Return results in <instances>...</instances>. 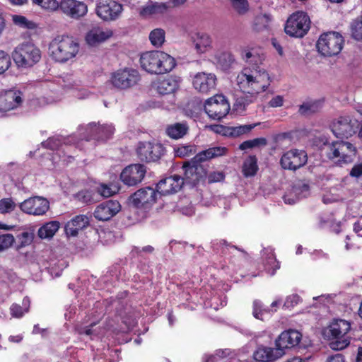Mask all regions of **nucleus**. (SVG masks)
<instances>
[{
	"label": "nucleus",
	"instance_id": "f257e3e1",
	"mask_svg": "<svg viewBox=\"0 0 362 362\" xmlns=\"http://www.w3.org/2000/svg\"><path fill=\"white\" fill-rule=\"evenodd\" d=\"M236 81L243 95L236 98L233 109L236 112H243L250 104L256 101L260 93L270 86L272 79L266 70L257 67L253 70L243 69L238 75Z\"/></svg>",
	"mask_w": 362,
	"mask_h": 362
},
{
	"label": "nucleus",
	"instance_id": "f03ea898",
	"mask_svg": "<svg viewBox=\"0 0 362 362\" xmlns=\"http://www.w3.org/2000/svg\"><path fill=\"white\" fill-rule=\"evenodd\" d=\"M228 149L223 146L209 148L197 153L191 160L185 161L182 164L184 170V183L196 186L206 178V170L201 163L213 158L223 156L227 154Z\"/></svg>",
	"mask_w": 362,
	"mask_h": 362
},
{
	"label": "nucleus",
	"instance_id": "7ed1b4c3",
	"mask_svg": "<svg viewBox=\"0 0 362 362\" xmlns=\"http://www.w3.org/2000/svg\"><path fill=\"white\" fill-rule=\"evenodd\" d=\"M140 64L142 69L151 74H164L176 66L174 57L162 51H150L141 54Z\"/></svg>",
	"mask_w": 362,
	"mask_h": 362
},
{
	"label": "nucleus",
	"instance_id": "20e7f679",
	"mask_svg": "<svg viewBox=\"0 0 362 362\" xmlns=\"http://www.w3.org/2000/svg\"><path fill=\"white\" fill-rule=\"evenodd\" d=\"M351 325L349 321L343 319H334L332 322L323 330V336L329 340H334L330 343V347L334 350H342L350 344V337L348 333L351 330Z\"/></svg>",
	"mask_w": 362,
	"mask_h": 362
},
{
	"label": "nucleus",
	"instance_id": "39448f33",
	"mask_svg": "<svg viewBox=\"0 0 362 362\" xmlns=\"http://www.w3.org/2000/svg\"><path fill=\"white\" fill-rule=\"evenodd\" d=\"M322 143L320 148L324 151L329 160L337 159L339 163H347L351 161L356 154V148L349 142L329 140L325 136L320 139Z\"/></svg>",
	"mask_w": 362,
	"mask_h": 362
},
{
	"label": "nucleus",
	"instance_id": "423d86ee",
	"mask_svg": "<svg viewBox=\"0 0 362 362\" xmlns=\"http://www.w3.org/2000/svg\"><path fill=\"white\" fill-rule=\"evenodd\" d=\"M49 49L54 61L65 63L76 57L79 44L71 37L58 36L51 42Z\"/></svg>",
	"mask_w": 362,
	"mask_h": 362
},
{
	"label": "nucleus",
	"instance_id": "0eeeda50",
	"mask_svg": "<svg viewBox=\"0 0 362 362\" xmlns=\"http://www.w3.org/2000/svg\"><path fill=\"white\" fill-rule=\"evenodd\" d=\"M11 56L18 68L26 69L40 60L41 51L33 43L23 42L14 49Z\"/></svg>",
	"mask_w": 362,
	"mask_h": 362
},
{
	"label": "nucleus",
	"instance_id": "6e6552de",
	"mask_svg": "<svg viewBox=\"0 0 362 362\" xmlns=\"http://www.w3.org/2000/svg\"><path fill=\"white\" fill-rule=\"evenodd\" d=\"M344 45V38L337 32L322 33L316 44L318 52L323 56L332 57L340 53Z\"/></svg>",
	"mask_w": 362,
	"mask_h": 362
},
{
	"label": "nucleus",
	"instance_id": "1a4fd4ad",
	"mask_svg": "<svg viewBox=\"0 0 362 362\" xmlns=\"http://www.w3.org/2000/svg\"><path fill=\"white\" fill-rule=\"evenodd\" d=\"M310 24L308 14L303 11H297L288 18L284 30L291 37H302L309 30Z\"/></svg>",
	"mask_w": 362,
	"mask_h": 362
},
{
	"label": "nucleus",
	"instance_id": "9d476101",
	"mask_svg": "<svg viewBox=\"0 0 362 362\" xmlns=\"http://www.w3.org/2000/svg\"><path fill=\"white\" fill-rule=\"evenodd\" d=\"M141 80V76L136 69L124 68L118 69L111 75L112 86L119 90H127L135 86Z\"/></svg>",
	"mask_w": 362,
	"mask_h": 362
},
{
	"label": "nucleus",
	"instance_id": "9b49d317",
	"mask_svg": "<svg viewBox=\"0 0 362 362\" xmlns=\"http://www.w3.org/2000/svg\"><path fill=\"white\" fill-rule=\"evenodd\" d=\"M230 105L223 95H215L207 99L204 103L205 112L211 119L220 120L230 111Z\"/></svg>",
	"mask_w": 362,
	"mask_h": 362
},
{
	"label": "nucleus",
	"instance_id": "f8f14e48",
	"mask_svg": "<svg viewBox=\"0 0 362 362\" xmlns=\"http://www.w3.org/2000/svg\"><path fill=\"white\" fill-rule=\"evenodd\" d=\"M165 151L163 144L155 141H141L136 149L140 160L146 163L158 161L165 155Z\"/></svg>",
	"mask_w": 362,
	"mask_h": 362
},
{
	"label": "nucleus",
	"instance_id": "ddd939ff",
	"mask_svg": "<svg viewBox=\"0 0 362 362\" xmlns=\"http://www.w3.org/2000/svg\"><path fill=\"white\" fill-rule=\"evenodd\" d=\"M359 124L358 120L349 115L340 116L332 124V132L337 138L348 139L356 133Z\"/></svg>",
	"mask_w": 362,
	"mask_h": 362
},
{
	"label": "nucleus",
	"instance_id": "4468645a",
	"mask_svg": "<svg viewBox=\"0 0 362 362\" xmlns=\"http://www.w3.org/2000/svg\"><path fill=\"white\" fill-rule=\"evenodd\" d=\"M147 168L144 164L136 163L126 166L119 175V180L128 187H135L144 179Z\"/></svg>",
	"mask_w": 362,
	"mask_h": 362
},
{
	"label": "nucleus",
	"instance_id": "2eb2a0df",
	"mask_svg": "<svg viewBox=\"0 0 362 362\" xmlns=\"http://www.w3.org/2000/svg\"><path fill=\"white\" fill-rule=\"evenodd\" d=\"M157 193L151 187L141 188L129 197V203L136 209H148L156 203Z\"/></svg>",
	"mask_w": 362,
	"mask_h": 362
},
{
	"label": "nucleus",
	"instance_id": "dca6fc26",
	"mask_svg": "<svg viewBox=\"0 0 362 362\" xmlns=\"http://www.w3.org/2000/svg\"><path fill=\"white\" fill-rule=\"evenodd\" d=\"M302 339V334L296 329H289L281 333L275 341L279 356H283L286 349L297 346Z\"/></svg>",
	"mask_w": 362,
	"mask_h": 362
},
{
	"label": "nucleus",
	"instance_id": "f3484780",
	"mask_svg": "<svg viewBox=\"0 0 362 362\" xmlns=\"http://www.w3.org/2000/svg\"><path fill=\"white\" fill-rule=\"evenodd\" d=\"M21 210L29 215L42 216L49 209V201L42 197H30L19 204Z\"/></svg>",
	"mask_w": 362,
	"mask_h": 362
},
{
	"label": "nucleus",
	"instance_id": "a211bd4d",
	"mask_svg": "<svg viewBox=\"0 0 362 362\" xmlns=\"http://www.w3.org/2000/svg\"><path fill=\"white\" fill-rule=\"evenodd\" d=\"M217 77L213 73L199 72L192 80L194 88L202 94H210L216 89Z\"/></svg>",
	"mask_w": 362,
	"mask_h": 362
},
{
	"label": "nucleus",
	"instance_id": "6ab92c4d",
	"mask_svg": "<svg viewBox=\"0 0 362 362\" xmlns=\"http://www.w3.org/2000/svg\"><path fill=\"white\" fill-rule=\"evenodd\" d=\"M308 161L305 151L293 149L284 153L281 158V167L286 170H296L303 167Z\"/></svg>",
	"mask_w": 362,
	"mask_h": 362
},
{
	"label": "nucleus",
	"instance_id": "aec40b11",
	"mask_svg": "<svg viewBox=\"0 0 362 362\" xmlns=\"http://www.w3.org/2000/svg\"><path fill=\"white\" fill-rule=\"evenodd\" d=\"M122 10V5L112 0H103L96 6L97 15L105 21L116 20Z\"/></svg>",
	"mask_w": 362,
	"mask_h": 362
},
{
	"label": "nucleus",
	"instance_id": "412c9836",
	"mask_svg": "<svg viewBox=\"0 0 362 362\" xmlns=\"http://www.w3.org/2000/svg\"><path fill=\"white\" fill-rule=\"evenodd\" d=\"M61 12L71 19L78 20L86 15L88 6L78 0H61Z\"/></svg>",
	"mask_w": 362,
	"mask_h": 362
},
{
	"label": "nucleus",
	"instance_id": "4be33fe9",
	"mask_svg": "<svg viewBox=\"0 0 362 362\" xmlns=\"http://www.w3.org/2000/svg\"><path fill=\"white\" fill-rule=\"evenodd\" d=\"M182 177L174 175L161 179L156 185V191L161 195H170L178 192L183 187Z\"/></svg>",
	"mask_w": 362,
	"mask_h": 362
},
{
	"label": "nucleus",
	"instance_id": "5701e85b",
	"mask_svg": "<svg viewBox=\"0 0 362 362\" xmlns=\"http://www.w3.org/2000/svg\"><path fill=\"white\" fill-rule=\"evenodd\" d=\"M87 135L85 136L86 141L91 139L105 141L110 139L115 132V127L112 124L97 125L90 123L86 129Z\"/></svg>",
	"mask_w": 362,
	"mask_h": 362
},
{
	"label": "nucleus",
	"instance_id": "b1692460",
	"mask_svg": "<svg viewBox=\"0 0 362 362\" xmlns=\"http://www.w3.org/2000/svg\"><path fill=\"white\" fill-rule=\"evenodd\" d=\"M121 209V205L117 200H107L100 204L94 211V217L102 221L110 220Z\"/></svg>",
	"mask_w": 362,
	"mask_h": 362
},
{
	"label": "nucleus",
	"instance_id": "393cba45",
	"mask_svg": "<svg viewBox=\"0 0 362 362\" xmlns=\"http://www.w3.org/2000/svg\"><path fill=\"white\" fill-rule=\"evenodd\" d=\"M22 103L21 91L8 90L0 93V112H6L17 107Z\"/></svg>",
	"mask_w": 362,
	"mask_h": 362
},
{
	"label": "nucleus",
	"instance_id": "a878e982",
	"mask_svg": "<svg viewBox=\"0 0 362 362\" xmlns=\"http://www.w3.org/2000/svg\"><path fill=\"white\" fill-rule=\"evenodd\" d=\"M89 225V218L86 215H77L66 223L64 227L67 236L76 237L78 231Z\"/></svg>",
	"mask_w": 362,
	"mask_h": 362
},
{
	"label": "nucleus",
	"instance_id": "bb28decb",
	"mask_svg": "<svg viewBox=\"0 0 362 362\" xmlns=\"http://www.w3.org/2000/svg\"><path fill=\"white\" fill-rule=\"evenodd\" d=\"M160 95H168L174 93L179 87V81L172 76L159 79L153 85Z\"/></svg>",
	"mask_w": 362,
	"mask_h": 362
},
{
	"label": "nucleus",
	"instance_id": "cd10ccee",
	"mask_svg": "<svg viewBox=\"0 0 362 362\" xmlns=\"http://www.w3.org/2000/svg\"><path fill=\"white\" fill-rule=\"evenodd\" d=\"M278 353L276 347L274 349L260 346L254 352L253 358L259 362H272L281 357Z\"/></svg>",
	"mask_w": 362,
	"mask_h": 362
},
{
	"label": "nucleus",
	"instance_id": "c85d7f7f",
	"mask_svg": "<svg viewBox=\"0 0 362 362\" xmlns=\"http://www.w3.org/2000/svg\"><path fill=\"white\" fill-rule=\"evenodd\" d=\"M189 131V126L186 122H176L166 127L165 134L171 139H178L184 137Z\"/></svg>",
	"mask_w": 362,
	"mask_h": 362
},
{
	"label": "nucleus",
	"instance_id": "c756f323",
	"mask_svg": "<svg viewBox=\"0 0 362 362\" xmlns=\"http://www.w3.org/2000/svg\"><path fill=\"white\" fill-rule=\"evenodd\" d=\"M241 58L247 63L257 66L264 60V56L253 48L244 47L240 49Z\"/></svg>",
	"mask_w": 362,
	"mask_h": 362
},
{
	"label": "nucleus",
	"instance_id": "7c9ffc66",
	"mask_svg": "<svg viewBox=\"0 0 362 362\" xmlns=\"http://www.w3.org/2000/svg\"><path fill=\"white\" fill-rule=\"evenodd\" d=\"M262 256L264 259V269L270 275H274L276 273V270L279 269L280 267V264L276 260L274 252L272 250L264 249L263 250Z\"/></svg>",
	"mask_w": 362,
	"mask_h": 362
},
{
	"label": "nucleus",
	"instance_id": "2f4dec72",
	"mask_svg": "<svg viewBox=\"0 0 362 362\" xmlns=\"http://www.w3.org/2000/svg\"><path fill=\"white\" fill-rule=\"evenodd\" d=\"M111 33L104 32L102 29L97 28L90 30L86 35V40L90 45H95L109 38Z\"/></svg>",
	"mask_w": 362,
	"mask_h": 362
},
{
	"label": "nucleus",
	"instance_id": "473e14b6",
	"mask_svg": "<svg viewBox=\"0 0 362 362\" xmlns=\"http://www.w3.org/2000/svg\"><path fill=\"white\" fill-rule=\"evenodd\" d=\"M257 158L254 155L249 156L243 162L242 173L245 177H253L258 170Z\"/></svg>",
	"mask_w": 362,
	"mask_h": 362
},
{
	"label": "nucleus",
	"instance_id": "72a5a7b5",
	"mask_svg": "<svg viewBox=\"0 0 362 362\" xmlns=\"http://www.w3.org/2000/svg\"><path fill=\"white\" fill-rule=\"evenodd\" d=\"M167 9L168 6L165 3L154 2L141 8L139 14L141 16L146 17L153 14L164 13Z\"/></svg>",
	"mask_w": 362,
	"mask_h": 362
},
{
	"label": "nucleus",
	"instance_id": "f704fd0d",
	"mask_svg": "<svg viewBox=\"0 0 362 362\" xmlns=\"http://www.w3.org/2000/svg\"><path fill=\"white\" fill-rule=\"evenodd\" d=\"M215 59L217 65L223 71L230 69L235 62L234 56L229 52H222L216 54Z\"/></svg>",
	"mask_w": 362,
	"mask_h": 362
},
{
	"label": "nucleus",
	"instance_id": "c9c22d12",
	"mask_svg": "<svg viewBox=\"0 0 362 362\" xmlns=\"http://www.w3.org/2000/svg\"><path fill=\"white\" fill-rule=\"evenodd\" d=\"M59 228V223L57 221L48 222L41 226L37 235L41 239L51 238Z\"/></svg>",
	"mask_w": 362,
	"mask_h": 362
},
{
	"label": "nucleus",
	"instance_id": "e433bc0d",
	"mask_svg": "<svg viewBox=\"0 0 362 362\" xmlns=\"http://www.w3.org/2000/svg\"><path fill=\"white\" fill-rule=\"evenodd\" d=\"M272 312L273 310L269 307H265L260 300H255L253 301L252 315L256 319L263 320V315L264 314H269Z\"/></svg>",
	"mask_w": 362,
	"mask_h": 362
},
{
	"label": "nucleus",
	"instance_id": "4c0bfd02",
	"mask_svg": "<svg viewBox=\"0 0 362 362\" xmlns=\"http://www.w3.org/2000/svg\"><path fill=\"white\" fill-rule=\"evenodd\" d=\"M120 189L118 184H101L97 188V192L104 197H110L117 193Z\"/></svg>",
	"mask_w": 362,
	"mask_h": 362
},
{
	"label": "nucleus",
	"instance_id": "58836bf2",
	"mask_svg": "<svg viewBox=\"0 0 362 362\" xmlns=\"http://www.w3.org/2000/svg\"><path fill=\"white\" fill-rule=\"evenodd\" d=\"M165 31L161 28L153 30L149 34V40L156 47L162 46L165 41Z\"/></svg>",
	"mask_w": 362,
	"mask_h": 362
},
{
	"label": "nucleus",
	"instance_id": "ea45409f",
	"mask_svg": "<svg viewBox=\"0 0 362 362\" xmlns=\"http://www.w3.org/2000/svg\"><path fill=\"white\" fill-rule=\"evenodd\" d=\"M194 44L199 52H204L206 48L210 46V37L206 34H198L197 38L194 41Z\"/></svg>",
	"mask_w": 362,
	"mask_h": 362
},
{
	"label": "nucleus",
	"instance_id": "a19ab883",
	"mask_svg": "<svg viewBox=\"0 0 362 362\" xmlns=\"http://www.w3.org/2000/svg\"><path fill=\"white\" fill-rule=\"evenodd\" d=\"M267 144V139L264 137L256 138L252 140H247L239 145V149L246 150L257 146H264Z\"/></svg>",
	"mask_w": 362,
	"mask_h": 362
},
{
	"label": "nucleus",
	"instance_id": "79ce46f5",
	"mask_svg": "<svg viewBox=\"0 0 362 362\" xmlns=\"http://www.w3.org/2000/svg\"><path fill=\"white\" fill-rule=\"evenodd\" d=\"M12 21L16 25L22 28L34 29L36 28V24L29 21L26 17L21 15H13Z\"/></svg>",
	"mask_w": 362,
	"mask_h": 362
},
{
	"label": "nucleus",
	"instance_id": "37998d69",
	"mask_svg": "<svg viewBox=\"0 0 362 362\" xmlns=\"http://www.w3.org/2000/svg\"><path fill=\"white\" fill-rule=\"evenodd\" d=\"M291 190L299 200L310 195V186L306 183H298L294 185Z\"/></svg>",
	"mask_w": 362,
	"mask_h": 362
},
{
	"label": "nucleus",
	"instance_id": "c03bdc74",
	"mask_svg": "<svg viewBox=\"0 0 362 362\" xmlns=\"http://www.w3.org/2000/svg\"><path fill=\"white\" fill-rule=\"evenodd\" d=\"M352 37L357 41H362V16L354 20L351 24Z\"/></svg>",
	"mask_w": 362,
	"mask_h": 362
},
{
	"label": "nucleus",
	"instance_id": "a18cd8bd",
	"mask_svg": "<svg viewBox=\"0 0 362 362\" xmlns=\"http://www.w3.org/2000/svg\"><path fill=\"white\" fill-rule=\"evenodd\" d=\"M196 153V146L195 145H184L180 146L176 148H175V154L176 156L184 158L187 156H189Z\"/></svg>",
	"mask_w": 362,
	"mask_h": 362
},
{
	"label": "nucleus",
	"instance_id": "49530a36",
	"mask_svg": "<svg viewBox=\"0 0 362 362\" xmlns=\"http://www.w3.org/2000/svg\"><path fill=\"white\" fill-rule=\"evenodd\" d=\"M319 103L317 102L304 103L300 105L298 112L303 115H310L318 111Z\"/></svg>",
	"mask_w": 362,
	"mask_h": 362
},
{
	"label": "nucleus",
	"instance_id": "de8ad7c7",
	"mask_svg": "<svg viewBox=\"0 0 362 362\" xmlns=\"http://www.w3.org/2000/svg\"><path fill=\"white\" fill-rule=\"evenodd\" d=\"M62 139L59 136L50 137L41 143L42 147L52 151L58 149L62 146Z\"/></svg>",
	"mask_w": 362,
	"mask_h": 362
},
{
	"label": "nucleus",
	"instance_id": "09e8293b",
	"mask_svg": "<svg viewBox=\"0 0 362 362\" xmlns=\"http://www.w3.org/2000/svg\"><path fill=\"white\" fill-rule=\"evenodd\" d=\"M232 7L239 14H245L249 9V4L247 0H229Z\"/></svg>",
	"mask_w": 362,
	"mask_h": 362
},
{
	"label": "nucleus",
	"instance_id": "8fccbe9b",
	"mask_svg": "<svg viewBox=\"0 0 362 362\" xmlns=\"http://www.w3.org/2000/svg\"><path fill=\"white\" fill-rule=\"evenodd\" d=\"M11 59L8 53L0 50V75L4 74L11 66Z\"/></svg>",
	"mask_w": 362,
	"mask_h": 362
},
{
	"label": "nucleus",
	"instance_id": "3c124183",
	"mask_svg": "<svg viewBox=\"0 0 362 362\" xmlns=\"http://www.w3.org/2000/svg\"><path fill=\"white\" fill-rule=\"evenodd\" d=\"M14 242L15 238L12 234L0 235V252L11 247Z\"/></svg>",
	"mask_w": 362,
	"mask_h": 362
},
{
	"label": "nucleus",
	"instance_id": "603ef678",
	"mask_svg": "<svg viewBox=\"0 0 362 362\" xmlns=\"http://www.w3.org/2000/svg\"><path fill=\"white\" fill-rule=\"evenodd\" d=\"M16 204L11 198H4L0 200V213L6 214L15 209Z\"/></svg>",
	"mask_w": 362,
	"mask_h": 362
},
{
	"label": "nucleus",
	"instance_id": "864d4df0",
	"mask_svg": "<svg viewBox=\"0 0 362 362\" xmlns=\"http://www.w3.org/2000/svg\"><path fill=\"white\" fill-rule=\"evenodd\" d=\"M256 126V124H253L233 127V137H238L252 131Z\"/></svg>",
	"mask_w": 362,
	"mask_h": 362
},
{
	"label": "nucleus",
	"instance_id": "5fc2aeb1",
	"mask_svg": "<svg viewBox=\"0 0 362 362\" xmlns=\"http://www.w3.org/2000/svg\"><path fill=\"white\" fill-rule=\"evenodd\" d=\"M271 21L272 16L269 14H261L256 17L255 25L257 26L259 25V27L257 28L259 30L262 28H267Z\"/></svg>",
	"mask_w": 362,
	"mask_h": 362
},
{
	"label": "nucleus",
	"instance_id": "6e6d98bb",
	"mask_svg": "<svg viewBox=\"0 0 362 362\" xmlns=\"http://www.w3.org/2000/svg\"><path fill=\"white\" fill-rule=\"evenodd\" d=\"M33 233L27 231L23 232L18 235V239L20 240V245H18V247H23L29 245L33 242Z\"/></svg>",
	"mask_w": 362,
	"mask_h": 362
},
{
	"label": "nucleus",
	"instance_id": "4d7b16f0",
	"mask_svg": "<svg viewBox=\"0 0 362 362\" xmlns=\"http://www.w3.org/2000/svg\"><path fill=\"white\" fill-rule=\"evenodd\" d=\"M11 310V315L13 317H21L25 313H27L28 311V307L25 308V309H23V308L16 303H13L11 305L10 308Z\"/></svg>",
	"mask_w": 362,
	"mask_h": 362
},
{
	"label": "nucleus",
	"instance_id": "13d9d810",
	"mask_svg": "<svg viewBox=\"0 0 362 362\" xmlns=\"http://www.w3.org/2000/svg\"><path fill=\"white\" fill-rule=\"evenodd\" d=\"M77 199L84 204H91L93 202V198L90 192L85 190L81 191L76 194Z\"/></svg>",
	"mask_w": 362,
	"mask_h": 362
},
{
	"label": "nucleus",
	"instance_id": "bf43d9fd",
	"mask_svg": "<svg viewBox=\"0 0 362 362\" xmlns=\"http://www.w3.org/2000/svg\"><path fill=\"white\" fill-rule=\"evenodd\" d=\"M206 177L209 183H214L223 181L225 178V175L223 172L214 171L209 173L208 176L206 175Z\"/></svg>",
	"mask_w": 362,
	"mask_h": 362
},
{
	"label": "nucleus",
	"instance_id": "052dcab7",
	"mask_svg": "<svg viewBox=\"0 0 362 362\" xmlns=\"http://www.w3.org/2000/svg\"><path fill=\"white\" fill-rule=\"evenodd\" d=\"M300 296L297 294H293L288 296L283 305L285 308H291L298 303Z\"/></svg>",
	"mask_w": 362,
	"mask_h": 362
},
{
	"label": "nucleus",
	"instance_id": "680f3d73",
	"mask_svg": "<svg viewBox=\"0 0 362 362\" xmlns=\"http://www.w3.org/2000/svg\"><path fill=\"white\" fill-rule=\"evenodd\" d=\"M283 199L286 204L291 205L294 204L299 201V199L296 197L292 190L286 193L283 197Z\"/></svg>",
	"mask_w": 362,
	"mask_h": 362
},
{
	"label": "nucleus",
	"instance_id": "e2e57ef3",
	"mask_svg": "<svg viewBox=\"0 0 362 362\" xmlns=\"http://www.w3.org/2000/svg\"><path fill=\"white\" fill-rule=\"evenodd\" d=\"M47 2L43 8L50 9L52 11L59 10L61 11V1H57L56 0H47Z\"/></svg>",
	"mask_w": 362,
	"mask_h": 362
},
{
	"label": "nucleus",
	"instance_id": "0e129e2a",
	"mask_svg": "<svg viewBox=\"0 0 362 362\" xmlns=\"http://www.w3.org/2000/svg\"><path fill=\"white\" fill-rule=\"evenodd\" d=\"M284 98L281 95L273 98L269 102V105L272 107H281L283 105Z\"/></svg>",
	"mask_w": 362,
	"mask_h": 362
},
{
	"label": "nucleus",
	"instance_id": "69168bd1",
	"mask_svg": "<svg viewBox=\"0 0 362 362\" xmlns=\"http://www.w3.org/2000/svg\"><path fill=\"white\" fill-rule=\"evenodd\" d=\"M350 175L354 177H359L362 175V163L356 164L352 168Z\"/></svg>",
	"mask_w": 362,
	"mask_h": 362
},
{
	"label": "nucleus",
	"instance_id": "338daca9",
	"mask_svg": "<svg viewBox=\"0 0 362 362\" xmlns=\"http://www.w3.org/2000/svg\"><path fill=\"white\" fill-rule=\"evenodd\" d=\"M95 325V323H91L89 326L85 327H81L78 329V332L79 334H86L90 336L93 334V330L92 327Z\"/></svg>",
	"mask_w": 362,
	"mask_h": 362
},
{
	"label": "nucleus",
	"instance_id": "774afa93",
	"mask_svg": "<svg viewBox=\"0 0 362 362\" xmlns=\"http://www.w3.org/2000/svg\"><path fill=\"white\" fill-rule=\"evenodd\" d=\"M327 362H345L344 358L341 354H337L327 358Z\"/></svg>",
	"mask_w": 362,
	"mask_h": 362
}]
</instances>
